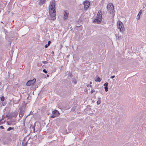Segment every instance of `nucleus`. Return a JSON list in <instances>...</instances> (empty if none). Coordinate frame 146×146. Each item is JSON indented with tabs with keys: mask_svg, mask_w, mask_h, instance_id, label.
I'll return each mask as SVG.
<instances>
[{
	"mask_svg": "<svg viewBox=\"0 0 146 146\" xmlns=\"http://www.w3.org/2000/svg\"><path fill=\"white\" fill-rule=\"evenodd\" d=\"M95 92V90L93 88H92V89L90 92L91 94H92L94 92Z\"/></svg>",
	"mask_w": 146,
	"mask_h": 146,
	"instance_id": "18",
	"label": "nucleus"
},
{
	"mask_svg": "<svg viewBox=\"0 0 146 146\" xmlns=\"http://www.w3.org/2000/svg\"><path fill=\"white\" fill-rule=\"evenodd\" d=\"M47 77H49V75H47Z\"/></svg>",
	"mask_w": 146,
	"mask_h": 146,
	"instance_id": "31",
	"label": "nucleus"
},
{
	"mask_svg": "<svg viewBox=\"0 0 146 146\" xmlns=\"http://www.w3.org/2000/svg\"><path fill=\"white\" fill-rule=\"evenodd\" d=\"M24 113V111L22 110H21L19 113V116L20 117H22L23 116Z\"/></svg>",
	"mask_w": 146,
	"mask_h": 146,
	"instance_id": "12",
	"label": "nucleus"
},
{
	"mask_svg": "<svg viewBox=\"0 0 146 146\" xmlns=\"http://www.w3.org/2000/svg\"><path fill=\"white\" fill-rule=\"evenodd\" d=\"M102 13L101 11H98V14L97 15V18H100L101 19H102Z\"/></svg>",
	"mask_w": 146,
	"mask_h": 146,
	"instance_id": "8",
	"label": "nucleus"
},
{
	"mask_svg": "<svg viewBox=\"0 0 146 146\" xmlns=\"http://www.w3.org/2000/svg\"><path fill=\"white\" fill-rule=\"evenodd\" d=\"M49 11L50 16L53 18L52 19L54 20L55 19L56 12L54 1H53L50 2L49 6Z\"/></svg>",
	"mask_w": 146,
	"mask_h": 146,
	"instance_id": "1",
	"label": "nucleus"
},
{
	"mask_svg": "<svg viewBox=\"0 0 146 146\" xmlns=\"http://www.w3.org/2000/svg\"><path fill=\"white\" fill-rule=\"evenodd\" d=\"M91 83H92V82H90V84H91Z\"/></svg>",
	"mask_w": 146,
	"mask_h": 146,
	"instance_id": "33",
	"label": "nucleus"
},
{
	"mask_svg": "<svg viewBox=\"0 0 146 146\" xmlns=\"http://www.w3.org/2000/svg\"><path fill=\"white\" fill-rule=\"evenodd\" d=\"M0 128L1 129H4V127L3 126H0Z\"/></svg>",
	"mask_w": 146,
	"mask_h": 146,
	"instance_id": "25",
	"label": "nucleus"
},
{
	"mask_svg": "<svg viewBox=\"0 0 146 146\" xmlns=\"http://www.w3.org/2000/svg\"><path fill=\"white\" fill-rule=\"evenodd\" d=\"M87 86L88 87H92V86L91 85H88V86Z\"/></svg>",
	"mask_w": 146,
	"mask_h": 146,
	"instance_id": "29",
	"label": "nucleus"
},
{
	"mask_svg": "<svg viewBox=\"0 0 146 146\" xmlns=\"http://www.w3.org/2000/svg\"><path fill=\"white\" fill-rule=\"evenodd\" d=\"M48 45L47 44H46V45H45V46H44V47L45 48H47L48 47Z\"/></svg>",
	"mask_w": 146,
	"mask_h": 146,
	"instance_id": "28",
	"label": "nucleus"
},
{
	"mask_svg": "<svg viewBox=\"0 0 146 146\" xmlns=\"http://www.w3.org/2000/svg\"><path fill=\"white\" fill-rule=\"evenodd\" d=\"M68 12L67 11H65L64 12V19L68 18Z\"/></svg>",
	"mask_w": 146,
	"mask_h": 146,
	"instance_id": "9",
	"label": "nucleus"
},
{
	"mask_svg": "<svg viewBox=\"0 0 146 146\" xmlns=\"http://www.w3.org/2000/svg\"><path fill=\"white\" fill-rule=\"evenodd\" d=\"M108 82H106V83H105L104 84V86L105 87H106V86L108 87Z\"/></svg>",
	"mask_w": 146,
	"mask_h": 146,
	"instance_id": "19",
	"label": "nucleus"
},
{
	"mask_svg": "<svg viewBox=\"0 0 146 146\" xmlns=\"http://www.w3.org/2000/svg\"><path fill=\"white\" fill-rule=\"evenodd\" d=\"M102 20L100 18L97 17L93 21V23H94L100 24Z\"/></svg>",
	"mask_w": 146,
	"mask_h": 146,
	"instance_id": "7",
	"label": "nucleus"
},
{
	"mask_svg": "<svg viewBox=\"0 0 146 146\" xmlns=\"http://www.w3.org/2000/svg\"><path fill=\"white\" fill-rule=\"evenodd\" d=\"M50 43H51V41L50 40H49L48 41V43L47 44L48 45V46H49Z\"/></svg>",
	"mask_w": 146,
	"mask_h": 146,
	"instance_id": "23",
	"label": "nucleus"
},
{
	"mask_svg": "<svg viewBox=\"0 0 146 146\" xmlns=\"http://www.w3.org/2000/svg\"><path fill=\"white\" fill-rule=\"evenodd\" d=\"M35 123L33 126L32 125H31L30 126V128L31 129L32 128L33 129V131L34 132H35Z\"/></svg>",
	"mask_w": 146,
	"mask_h": 146,
	"instance_id": "14",
	"label": "nucleus"
},
{
	"mask_svg": "<svg viewBox=\"0 0 146 146\" xmlns=\"http://www.w3.org/2000/svg\"><path fill=\"white\" fill-rule=\"evenodd\" d=\"M3 120V119L2 118L0 120V125H1V124H3V123H4V122L2 121V120Z\"/></svg>",
	"mask_w": 146,
	"mask_h": 146,
	"instance_id": "17",
	"label": "nucleus"
},
{
	"mask_svg": "<svg viewBox=\"0 0 146 146\" xmlns=\"http://www.w3.org/2000/svg\"><path fill=\"white\" fill-rule=\"evenodd\" d=\"M43 63H44V64H47V61H45L43 62Z\"/></svg>",
	"mask_w": 146,
	"mask_h": 146,
	"instance_id": "26",
	"label": "nucleus"
},
{
	"mask_svg": "<svg viewBox=\"0 0 146 146\" xmlns=\"http://www.w3.org/2000/svg\"><path fill=\"white\" fill-rule=\"evenodd\" d=\"M143 11L142 10H141L139 12V13L137 16V19L138 20H139L140 19V17Z\"/></svg>",
	"mask_w": 146,
	"mask_h": 146,
	"instance_id": "11",
	"label": "nucleus"
},
{
	"mask_svg": "<svg viewBox=\"0 0 146 146\" xmlns=\"http://www.w3.org/2000/svg\"><path fill=\"white\" fill-rule=\"evenodd\" d=\"M46 0H40L38 4L40 5H42L46 2Z\"/></svg>",
	"mask_w": 146,
	"mask_h": 146,
	"instance_id": "10",
	"label": "nucleus"
},
{
	"mask_svg": "<svg viewBox=\"0 0 146 146\" xmlns=\"http://www.w3.org/2000/svg\"><path fill=\"white\" fill-rule=\"evenodd\" d=\"M13 128L9 127L8 128V129H7V131H9L12 129H13Z\"/></svg>",
	"mask_w": 146,
	"mask_h": 146,
	"instance_id": "21",
	"label": "nucleus"
},
{
	"mask_svg": "<svg viewBox=\"0 0 146 146\" xmlns=\"http://www.w3.org/2000/svg\"><path fill=\"white\" fill-rule=\"evenodd\" d=\"M117 28L121 32H123L125 31V28L122 23L120 21H118L117 23Z\"/></svg>",
	"mask_w": 146,
	"mask_h": 146,
	"instance_id": "3",
	"label": "nucleus"
},
{
	"mask_svg": "<svg viewBox=\"0 0 146 146\" xmlns=\"http://www.w3.org/2000/svg\"><path fill=\"white\" fill-rule=\"evenodd\" d=\"M36 81V80L35 78H34L33 80H29L27 82L26 85L27 86L33 85L34 84Z\"/></svg>",
	"mask_w": 146,
	"mask_h": 146,
	"instance_id": "5",
	"label": "nucleus"
},
{
	"mask_svg": "<svg viewBox=\"0 0 146 146\" xmlns=\"http://www.w3.org/2000/svg\"><path fill=\"white\" fill-rule=\"evenodd\" d=\"M84 7L85 10H86L89 7L90 5V3L89 1H85L84 3Z\"/></svg>",
	"mask_w": 146,
	"mask_h": 146,
	"instance_id": "6",
	"label": "nucleus"
},
{
	"mask_svg": "<svg viewBox=\"0 0 146 146\" xmlns=\"http://www.w3.org/2000/svg\"><path fill=\"white\" fill-rule=\"evenodd\" d=\"M43 71L45 73H47V71L44 69L43 70Z\"/></svg>",
	"mask_w": 146,
	"mask_h": 146,
	"instance_id": "22",
	"label": "nucleus"
},
{
	"mask_svg": "<svg viewBox=\"0 0 146 146\" xmlns=\"http://www.w3.org/2000/svg\"><path fill=\"white\" fill-rule=\"evenodd\" d=\"M115 77V76H111L110 78H111L113 79V78Z\"/></svg>",
	"mask_w": 146,
	"mask_h": 146,
	"instance_id": "27",
	"label": "nucleus"
},
{
	"mask_svg": "<svg viewBox=\"0 0 146 146\" xmlns=\"http://www.w3.org/2000/svg\"><path fill=\"white\" fill-rule=\"evenodd\" d=\"M54 53V52L53 51H52V54H53Z\"/></svg>",
	"mask_w": 146,
	"mask_h": 146,
	"instance_id": "30",
	"label": "nucleus"
},
{
	"mask_svg": "<svg viewBox=\"0 0 146 146\" xmlns=\"http://www.w3.org/2000/svg\"><path fill=\"white\" fill-rule=\"evenodd\" d=\"M98 98V100L97 101V103L98 105H99L101 103V98L99 97Z\"/></svg>",
	"mask_w": 146,
	"mask_h": 146,
	"instance_id": "13",
	"label": "nucleus"
},
{
	"mask_svg": "<svg viewBox=\"0 0 146 146\" xmlns=\"http://www.w3.org/2000/svg\"><path fill=\"white\" fill-rule=\"evenodd\" d=\"M59 115V112L57 110H54L52 111V114L50 116L51 118H53Z\"/></svg>",
	"mask_w": 146,
	"mask_h": 146,
	"instance_id": "4",
	"label": "nucleus"
},
{
	"mask_svg": "<svg viewBox=\"0 0 146 146\" xmlns=\"http://www.w3.org/2000/svg\"><path fill=\"white\" fill-rule=\"evenodd\" d=\"M1 100L3 102L5 100V98L3 96H2V97H1L0 98Z\"/></svg>",
	"mask_w": 146,
	"mask_h": 146,
	"instance_id": "16",
	"label": "nucleus"
},
{
	"mask_svg": "<svg viewBox=\"0 0 146 146\" xmlns=\"http://www.w3.org/2000/svg\"><path fill=\"white\" fill-rule=\"evenodd\" d=\"M108 11L110 14L112 13V15L113 16H114L115 14L113 13L114 10L113 5L112 3H110L108 5L107 7Z\"/></svg>",
	"mask_w": 146,
	"mask_h": 146,
	"instance_id": "2",
	"label": "nucleus"
},
{
	"mask_svg": "<svg viewBox=\"0 0 146 146\" xmlns=\"http://www.w3.org/2000/svg\"><path fill=\"white\" fill-rule=\"evenodd\" d=\"M72 82H74V84H76V83H77V81H75H75H74V80H73L72 81Z\"/></svg>",
	"mask_w": 146,
	"mask_h": 146,
	"instance_id": "24",
	"label": "nucleus"
},
{
	"mask_svg": "<svg viewBox=\"0 0 146 146\" xmlns=\"http://www.w3.org/2000/svg\"><path fill=\"white\" fill-rule=\"evenodd\" d=\"M105 90L106 92H107L108 91V86H106L104 87Z\"/></svg>",
	"mask_w": 146,
	"mask_h": 146,
	"instance_id": "20",
	"label": "nucleus"
},
{
	"mask_svg": "<svg viewBox=\"0 0 146 146\" xmlns=\"http://www.w3.org/2000/svg\"><path fill=\"white\" fill-rule=\"evenodd\" d=\"M102 80V79H101L99 77H98L96 78V79L95 80V81L96 82H100Z\"/></svg>",
	"mask_w": 146,
	"mask_h": 146,
	"instance_id": "15",
	"label": "nucleus"
},
{
	"mask_svg": "<svg viewBox=\"0 0 146 146\" xmlns=\"http://www.w3.org/2000/svg\"><path fill=\"white\" fill-rule=\"evenodd\" d=\"M119 37H118V39H119Z\"/></svg>",
	"mask_w": 146,
	"mask_h": 146,
	"instance_id": "32",
	"label": "nucleus"
}]
</instances>
